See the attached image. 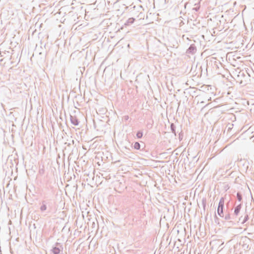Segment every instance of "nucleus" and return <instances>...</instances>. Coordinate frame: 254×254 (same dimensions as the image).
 Segmentation results:
<instances>
[{"instance_id":"f257e3e1","label":"nucleus","mask_w":254,"mask_h":254,"mask_svg":"<svg viewBox=\"0 0 254 254\" xmlns=\"http://www.w3.org/2000/svg\"><path fill=\"white\" fill-rule=\"evenodd\" d=\"M250 75L248 72L245 70L240 71L238 74V78L240 80L241 84L246 85L250 81Z\"/></svg>"},{"instance_id":"f03ea898","label":"nucleus","mask_w":254,"mask_h":254,"mask_svg":"<svg viewBox=\"0 0 254 254\" xmlns=\"http://www.w3.org/2000/svg\"><path fill=\"white\" fill-rule=\"evenodd\" d=\"M222 218H223L225 220L231 223L232 225H234L236 223V217H234L233 215H231L228 213H225Z\"/></svg>"},{"instance_id":"7ed1b4c3","label":"nucleus","mask_w":254,"mask_h":254,"mask_svg":"<svg viewBox=\"0 0 254 254\" xmlns=\"http://www.w3.org/2000/svg\"><path fill=\"white\" fill-rule=\"evenodd\" d=\"M50 203L51 200L50 199L43 200L42 201V205L40 208V211L41 212H44L46 210L48 207L50 208Z\"/></svg>"},{"instance_id":"20e7f679","label":"nucleus","mask_w":254,"mask_h":254,"mask_svg":"<svg viewBox=\"0 0 254 254\" xmlns=\"http://www.w3.org/2000/svg\"><path fill=\"white\" fill-rule=\"evenodd\" d=\"M249 219V215L247 213H245L244 216H241L238 219H236V222H241L243 224L245 223Z\"/></svg>"},{"instance_id":"39448f33","label":"nucleus","mask_w":254,"mask_h":254,"mask_svg":"<svg viewBox=\"0 0 254 254\" xmlns=\"http://www.w3.org/2000/svg\"><path fill=\"white\" fill-rule=\"evenodd\" d=\"M242 207V204L241 203L237 205L236 207L234 208V213L232 214L233 216H234V217H236V219H237V217L238 216V215L240 213L241 209Z\"/></svg>"},{"instance_id":"423d86ee","label":"nucleus","mask_w":254,"mask_h":254,"mask_svg":"<svg viewBox=\"0 0 254 254\" xmlns=\"http://www.w3.org/2000/svg\"><path fill=\"white\" fill-rule=\"evenodd\" d=\"M196 52V48L194 44H191L187 50L186 53L189 54L193 55Z\"/></svg>"},{"instance_id":"0eeeda50","label":"nucleus","mask_w":254,"mask_h":254,"mask_svg":"<svg viewBox=\"0 0 254 254\" xmlns=\"http://www.w3.org/2000/svg\"><path fill=\"white\" fill-rule=\"evenodd\" d=\"M70 120L72 124L74 126H78L79 124V121L77 118L75 116H70Z\"/></svg>"},{"instance_id":"6e6552de","label":"nucleus","mask_w":254,"mask_h":254,"mask_svg":"<svg viewBox=\"0 0 254 254\" xmlns=\"http://www.w3.org/2000/svg\"><path fill=\"white\" fill-rule=\"evenodd\" d=\"M224 207V197H221L219 200L218 208L220 209H223Z\"/></svg>"},{"instance_id":"1a4fd4ad","label":"nucleus","mask_w":254,"mask_h":254,"mask_svg":"<svg viewBox=\"0 0 254 254\" xmlns=\"http://www.w3.org/2000/svg\"><path fill=\"white\" fill-rule=\"evenodd\" d=\"M134 20L135 19L134 18H129L127 20L126 22L125 23V25L127 26L130 25L134 22Z\"/></svg>"},{"instance_id":"9d476101","label":"nucleus","mask_w":254,"mask_h":254,"mask_svg":"<svg viewBox=\"0 0 254 254\" xmlns=\"http://www.w3.org/2000/svg\"><path fill=\"white\" fill-rule=\"evenodd\" d=\"M170 128L172 131V132L175 134V136H176V126L174 125V124L172 123L170 125Z\"/></svg>"},{"instance_id":"9b49d317","label":"nucleus","mask_w":254,"mask_h":254,"mask_svg":"<svg viewBox=\"0 0 254 254\" xmlns=\"http://www.w3.org/2000/svg\"><path fill=\"white\" fill-rule=\"evenodd\" d=\"M217 212L218 215L221 217H223L224 215V212H223V209H220L219 208H217Z\"/></svg>"},{"instance_id":"f8f14e48","label":"nucleus","mask_w":254,"mask_h":254,"mask_svg":"<svg viewBox=\"0 0 254 254\" xmlns=\"http://www.w3.org/2000/svg\"><path fill=\"white\" fill-rule=\"evenodd\" d=\"M140 144L139 142H135L134 144V145H133V147H134V149H136V150H139L140 149Z\"/></svg>"},{"instance_id":"ddd939ff","label":"nucleus","mask_w":254,"mask_h":254,"mask_svg":"<svg viewBox=\"0 0 254 254\" xmlns=\"http://www.w3.org/2000/svg\"><path fill=\"white\" fill-rule=\"evenodd\" d=\"M136 135L138 138H141L143 136V132L141 130H139L137 132Z\"/></svg>"},{"instance_id":"4468645a","label":"nucleus","mask_w":254,"mask_h":254,"mask_svg":"<svg viewBox=\"0 0 254 254\" xmlns=\"http://www.w3.org/2000/svg\"><path fill=\"white\" fill-rule=\"evenodd\" d=\"M202 204L203 206V208L204 211L205 210V207L206 204V199L205 198H203L202 199Z\"/></svg>"},{"instance_id":"2eb2a0df","label":"nucleus","mask_w":254,"mask_h":254,"mask_svg":"<svg viewBox=\"0 0 254 254\" xmlns=\"http://www.w3.org/2000/svg\"><path fill=\"white\" fill-rule=\"evenodd\" d=\"M237 198L239 202L241 201L242 200V195L240 192L237 193Z\"/></svg>"},{"instance_id":"dca6fc26","label":"nucleus","mask_w":254,"mask_h":254,"mask_svg":"<svg viewBox=\"0 0 254 254\" xmlns=\"http://www.w3.org/2000/svg\"><path fill=\"white\" fill-rule=\"evenodd\" d=\"M39 173L41 175H43L45 173V169L44 166H42L41 168L39 169Z\"/></svg>"},{"instance_id":"f3484780","label":"nucleus","mask_w":254,"mask_h":254,"mask_svg":"<svg viewBox=\"0 0 254 254\" xmlns=\"http://www.w3.org/2000/svg\"><path fill=\"white\" fill-rule=\"evenodd\" d=\"M183 133H182V131L179 133V139L180 140H182V139H183Z\"/></svg>"},{"instance_id":"a211bd4d","label":"nucleus","mask_w":254,"mask_h":254,"mask_svg":"<svg viewBox=\"0 0 254 254\" xmlns=\"http://www.w3.org/2000/svg\"><path fill=\"white\" fill-rule=\"evenodd\" d=\"M218 64H219L221 65V64L220 63V62H217V61H215L214 62L215 65L218 68Z\"/></svg>"},{"instance_id":"6ab92c4d","label":"nucleus","mask_w":254,"mask_h":254,"mask_svg":"<svg viewBox=\"0 0 254 254\" xmlns=\"http://www.w3.org/2000/svg\"><path fill=\"white\" fill-rule=\"evenodd\" d=\"M215 222H216V223H218V224H219V221H219V219H218V218L217 217V216H216V215H215Z\"/></svg>"},{"instance_id":"aec40b11","label":"nucleus","mask_w":254,"mask_h":254,"mask_svg":"<svg viewBox=\"0 0 254 254\" xmlns=\"http://www.w3.org/2000/svg\"><path fill=\"white\" fill-rule=\"evenodd\" d=\"M199 9V7H196L193 8V10H194L196 11H197Z\"/></svg>"},{"instance_id":"412c9836","label":"nucleus","mask_w":254,"mask_h":254,"mask_svg":"<svg viewBox=\"0 0 254 254\" xmlns=\"http://www.w3.org/2000/svg\"><path fill=\"white\" fill-rule=\"evenodd\" d=\"M125 118H126V120H127L128 118V116H126Z\"/></svg>"},{"instance_id":"4be33fe9","label":"nucleus","mask_w":254,"mask_h":254,"mask_svg":"<svg viewBox=\"0 0 254 254\" xmlns=\"http://www.w3.org/2000/svg\"><path fill=\"white\" fill-rule=\"evenodd\" d=\"M3 60V59H0V62H2Z\"/></svg>"},{"instance_id":"5701e85b","label":"nucleus","mask_w":254,"mask_h":254,"mask_svg":"<svg viewBox=\"0 0 254 254\" xmlns=\"http://www.w3.org/2000/svg\"><path fill=\"white\" fill-rule=\"evenodd\" d=\"M42 54V52H40V53H39V55H41Z\"/></svg>"},{"instance_id":"b1692460","label":"nucleus","mask_w":254,"mask_h":254,"mask_svg":"<svg viewBox=\"0 0 254 254\" xmlns=\"http://www.w3.org/2000/svg\"><path fill=\"white\" fill-rule=\"evenodd\" d=\"M187 3H186L185 4V6L186 7V5H187Z\"/></svg>"}]
</instances>
